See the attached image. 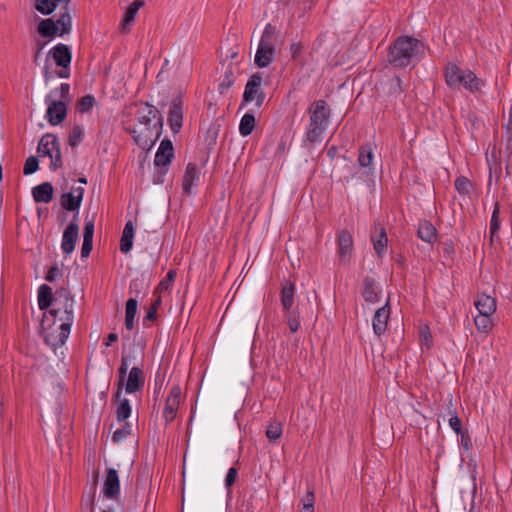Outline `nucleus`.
<instances>
[{"mask_svg": "<svg viewBox=\"0 0 512 512\" xmlns=\"http://www.w3.org/2000/svg\"><path fill=\"white\" fill-rule=\"evenodd\" d=\"M95 104V97L93 95H85L80 98L76 104L77 111L81 113L89 112Z\"/></svg>", "mask_w": 512, "mask_h": 512, "instance_id": "42", "label": "nucleus"}, {"mask_svg": "<svg viewBox=\"0 0 512 512\" xmlns=\"http://www.w3.org/2000/svg\"><path fill=\"white\" fill-rule=\"evenodd\" d=\"M455 189L460 195L466 196L470 193L471 183L466 177L460 176L455 180Z\"/></svg>", "mask_w": 512, "mask_h": 512, "instance_id": "46", "label": "nucleus"}, {"mask_svg": "<svg viewBox=\"0 0 512 512\" xmlns=\"http://www.w3.org/2000/svg\"><path fill=\"white\" fill-rule=\"evenodd\" d=\"M417 236L424 242L432 244L437 238V230L430 221L423 220L419 222Z\"/></svg>", "mask_w": 512, "mask_h": 512, "instance_id": "27", "label": "nucleus"}, {"mask_svg": "<svg viewBox=\"0 0 512 512\" xmlns=\"http://www.w3.org/2000/svg\"><path fill=\"white\" fill-rule=\"evenodd\" d=\"M135 234V227L131 221L125 224L120 240V251L122 253H128L133 247V239Z\"/></svg>", "mask_w": 512, "mask_h": 512, "instance_id": "28", "label": "nucleus"}, {"mask_svg": "<svg viewBox=\"0 0 512 512\" xmlns=\"http://www.w3.org/2000/svg\"><path fill=\"white\" fill-rule=\"evenodd\" d=\"M360 293L366 302L375 304L380 300L381 288L373 277L366 276L363 279Z\"/></svg>", "mask_w": 512, "mask_h": 512, "instance_id": "16", "label": "nucleus"}, {"mask_svg": "<svg viewBox=\"0 0 512 512\" xmlns=\"http://www.w3.org/2000/svg\"><path fill=\"white\" fill-rule=\"evenodd\" d=\"M200 179V170L194 163H189L186 167L182 188L185 194H191L192 188L197 186V183Z\"/></svg>", "mask_w": 512, "mask_h": 512, "instance_id": "23", "label": "nucleus"}, {"mask_svg": "<svg viewBox=\"0 0 512 512\" xmlns=\"http://www.w3.org/2000/svg\"><path fill=\"white\" fill-rule=\"evenodd\" d=\"M501 227V220H500V204L498 202L495 203L494 209L491 216L490 221V240L491 242L494 241L495 238H498V232Z\"/></svg>", "mask_w": 512, "mask_h": 512, "instance_id": "35", "label": "nucleus"}, {"mask_svg": "<svg viewBox=\"0 0 512 512\" xmlns=\"http://www.w3.org/2000/svg\"><path fill=\"white\" fill-rule=\"evenodd\" d=\"M92 247H93V242L83 241L82 248H81V256L83 258L88 257L92 251Z\"/></svg>", "mask_w": 512, "mask_h": 512, "instance_id": "61", "label": "nucleus"}, {"mask_svg": "<svg viewBox=\"0 0 512 512\" xmlns=\"http://www.w3.org/2000/svg\"><path fill=\"white\" fill-rule=\"evenodd\" d=\"M144 359V351L142 348L137 349L135 346L128 352L123 351L121 356V363L117 370V390L115 396L119 398L122 396L124 381L127 371L130 366L142 367Z\"/></svg>", "mask_w": 512, "mask_h": 512, "instance_id": "7", "label": "nucleus"}, {"mask_svg": "<svg viewBox=\"0 0 512 512\" xmlns=\"http://www.w3.org/2000/svg\"><path fill=\"white\" fill-rule=\"evenodd\" d=\"M74 296L67 288H60L55 292L54 305L49 313L58 319L60 324L72 326L74 322Z\"/></svg>", "mask_w": 512, "mask_h": 512, "instance_id": "5", "label": "nucleus"}, {"mask_svg": "<svg viewBox=\"0 0 512 512\" xmlns=\"http://www.w3.org/2000/svg\"><path fill=\"white\" fill-rule=\"evenodd\" d=\"M70 100V85L68 83H62L59 88L51 90L46 95V118L51 125L56 126L66 118L67 104Z\"/></svg>", "mask_w": 512, "mask_h": 512, "instance_id": "4", "label": "nucleus"}, {"mask_svg": "<svg viewBox=\"0 0 512 512\" xmlns=\"http://www.w3.org/2000/svg\"><path fill=\"white\" fill-rule=\"evenodd\" d=\"M391 91L395 94H401L404 91L402 87V81L399 77H395L391 80L390 85Z\"/></svg>", "mask_w": 512, "mask_h": 512, "instance_id": "56", "label": "nucleus"}, {"mask_svg": "<svg viewBox=\"0 0 512 512\" xmlns=\"http://www.w3.org/2000/svg\"><path fill=\"white\" fill-rule=\"evenodd\" d=\"M282 432V423L279 421H273L267 427L266 436L268 439L275 441L281 437Z\"/></svg>", "mask_w": 512, "mask_h": 512, "instance_id": "41", "label": "nucleus"}, {"mask_svg": "<svg viewBox=\"0 0 512 512\" xmlns=\"http://www.w3.org/2000/svg\"><path fill=\"white\" fill-rule=\"evenodd\" d=\"M449 426L456 434H460L461 432H463L461 420L455 414L450 417Z\"/></svg>", "mask_w": 512, "mask_h": 512, "instance_id": "54", "label": "nucleus"}, {"mask_svg": "<svg viewBox=\"0 0 512 512\" xmlns=\"http://www.w3.org/2000/svg\"><path fill=\"white\" fill-rule=\"evenodd\" d=\"M38 165H39V161H38L37 157H35V156L28 157L24 164L23 173L25 175H31V174L35 173L38 170Z\"/></svg>", "mask_w": 512, "mask_h": 512, "instance_id": "49", "label": "nucleus"}, {"mask_svg": "<svg viewBox=\"0 0 512 512\" xmlns=\"http://www.w3.org/2000/svg\"><path fill=\"white\" fill-rule=\"evenodd\" d=\"M70 329L71 327L68 324H60L57 331L47 333L45 342L53 348L64 345L69 337Z\"/></svg>", "mask_w": 512, "mask_h": 512, "instance_id": "22", "label": "nucleus"}, {"mask_svg": "<svg viewBox=\"0 0 512 512\" xmlns=\"http://www.w3.org/2000/svg\"><path fill=\"white\" fill-rule=\"evenodd\" d=\"M234 81H235V78H234L233 72L231 69H228L225 72V75L218 86L219 93L225 94L231 88V86L234 84Z\"/></svg>", "mask_w": 512, "mask_h": 512, "instance_id": "45", "label": "nucleus"}, {"mask_svg": "<svg viewBox=\"0 0 512 512\" xmlns=\"http://www.w3.org/2000/svg\"><path fill=\"white\" fill-rule=\"evenodd\" d=\"M81 202L80 196H75V194L71 192L63 193L60 200L62 208L71 212L78 210L81 206Z\"/></svg>", "mask_w": 512, "mask_h": 512, "instance_id": "34", "label": "nucleus"}, {"mask_svg": "<svg viewBox=\"0 0 512 512\" xmlns=\"http://www.w3.org/2000/svg\"><path fill=\"white\" fill-rule=\"evenodd\" d=\"M55 294L52 293L50 286L42 284L38 289V306L41 310H46L54 305Z\"/></svg>", "mask_w": 512, "mask_h": 512, "instance_id": "29", "label": "nucleus"}, {"mask_svg": "<svg viewBox=\"0 0 512 512\" xmlns=\"http://www.w3.org/2000/svg\"><path fill=\"white\" fill-rule=\"evenodd\" d=\"M83 136H84L83 129L79 125H75L69 134V138H68L69 145L71 147L78 146L82 142Z\"/></svg>", "mask_w": 512, "mask_h": 512, "instance_id": "44", "label": "nucleus"}, {"mask_svg": "<svg viewBox=\"0 0 512 512\" xmlns=\"http://www.w3.org/2000/svg\"><path fill=\"white\" fill-rule=\"evenodd\" d=\"M283 40L276 26L268 23L262 33L255 54L254 63L258 68L268 67L275 59L277 47H281Z\"/></svg>", "mask_w": 512, "mask_h": 512, "instance_id": "3", "label": "nucleus"}, {"mask_svg": "<svg viewBox=\"0 0 512 512\" xmlns=\"http://www.w3.org/2000/svg\"><path fill=\"white\" fill-rule=\"evenodd\" d=\"M37 152L42 157L48 156L50 158V169L52 171H56L62 166L60 143L55 135L50 133L43 135L39 141Z\"/></svg>", "mask_w": 512, "mask_h": 512, "instance_id": "8", "label": "nucleus"}, {"mask_svg": "<svg viewBox=\"0 0 512 512\" xmlns=\"http://www.w3.org/2000/svg\"><path fill=\"white\" fill-rule=\"evenodd\" d=\"M64 12L59 16L55 22L58 27L59 35L68 34L71 31V16L67 12V6H64Z\"/></svg>", "mask_w": 512, "mask_h": 512, "instance_id": "39", "label": "nucleus"}, {"mask_svg": "<svg viewBox=\"0 0 512 512\" xmlns=\"http://www.w3.org/2000/svg\"><path fill=\"white\" fill-rule=\"evenodd\" d=\"M136 14H137V12H135L134 9L128 7L126 12H125L124 18L122 20L123 27H125L126 25L130 24L131 22H133L134 19H135Z\"/></svg>", "mask_w": 512, "mask_h": 512, "instance_id": "57", "label": "nucleus"}, {"mask_svg": "<svg viewBox=\"0 0 512 512\" xmlns=\"http://www.w3.org/2000/svg\"><path fill=\"white\" fill-rule=\"evenodd\" d=\"M144 6V1L143 0H135L133 1L129 7L134 9L135 12H138V10Z\"/></svg>", "mask_w": 512, "mask_h": 512, "instance_id": "63", "label": "nucleus"}, {"mask_svg": "<svg viewBox=\"0 0 512 512\" xmlns=\"http://www.w3.org/2000/svg\"><path fill=\"white\" fill-rule=\"evenodd\" d=\"M284 318L292 333H295L300 328V312L298 308L284 311Z\"/></svg>", "mask_w": 512, "mask_h": 512, "instance_id": "36", "label": "nucleus"}, {"mask_svg": "<svg viewBox=\"0 0 512 512\" xmlns=\"http://www.w3.org/2000/svg\"><path fill=\"white\" fill-rule=\"evenodd\" d=\"M309 124L306 128V141L315 144L322 141L323 134L326 131L331 109L325 100L319 99L312 102L308 108Z\"/></svg>", "mask_w": 512, "mask_h": 512, "instance_id": "2", "label": "nucleus"}, {"mask_svg": "<svg viewBox=\"0 0 512 512\" xmlns=\"http://www.w3.org/2000/svg\"><path fill=\"white\" fill-rule=\"evenodd\" d=\"M138 301L135 298H129L125 307V326L128 330L134 328V319L137 313Z\"/></svg>", "mask_w": 512, "mask_h": 512, "instance_id": "33", "label": "nucleus"}, {"mask_svg": "<svg viewBox=\"0 0 512 512\" xmlns=\"http://www.w3.org/2000/svg\"><path fill=\"white\" fill-rule=\"evenodd\" d=\"M263 73L256 72L248 79L242 96L240 108L248 103L255 102V106L260 108L266 99V94L262 89Z\"/></svg>", "mask_w": 512, "mask_h": 512, "instance_id": "9", "label": "nucleus"}, {"mask_svg": "<svg viewBox=\"0 0 512 512\" xmlns=\"http://www.w3.org/2000/svg\"><path fill=\"white\" fill-rule=\"evenodd\" d=\"M175 277H176V272L173 271V270H170L167 273L166 277L164 279H162L160 281V283L158 284L157 290H159V291H166V290H168L172 286V284H173V282L175 280Z\"/></svg>", "mask_w": 512, "mask_h": 512, "instance_id": "50", "label": "nucleus"}, {"mask_svg": "<svg viewBox=\"0 0 512 512\" xmlns=\"http://www.w3.org/2000/svg\"><path fill=\"white\" fill-rule=\"evenodd\" d=\"M37 30L42 37L53 38L55 35L59 34L58 27L51 18L41 20Z\"/></svg>", "mask_w": 512, "mask_h": 512, "instance_id": "32", "label": "nucleus"}, {"mask_svg": "<svg viewBox=\"0 0 512 512\" xmlns=\"http://www.w3.org/2000/svg\"><path fill=\"white\" fill-rule=\"evenodd\" d=\"M144 6V1L143 0H135L133 1L129 7L134 9L135 12H138V10Z\"/></svg>", "mask_w": 512, "mask_h": 512, "instance_id": "64", "label": "nucleus"}, {"mask_svg": "<svg viewBox=\"0 0 512 512\" xmlns=\"http://www.w3.org/2000/svg\"><path fill=\"white\" fill-rule=\"evenodd\" d=\"M168 124L174 133H178L183 126V100L181 97H175L171 101Z\"/></svg>", "mask_w": 512, "mask_h": 512, "instance_id": "15", "label": "nucleus"}, {"mask_svg": "<svg viewBox=\"0 0 512 512\" xmlns=\"http://www.w3.org/2000/svg\"><path fill=\"white\" fill-rule=\"evenodd\" d=\"M389 317L390 306L389 301H387L385 305L376 310L372 319L373 331L377 336L382 335L386 331Z\"/></svg>", "mask_w": 512, "mask_h": 512, "instance_id": "18", "label": "nucleus"}, {"mask_svg": "<svg viewBox=\"0 0 512 512\" xmlns=\"http://www.w3.org/2000/svg\"><path fill=\"white\" fill-rule=\"evenodd\" d=\"M491 317L492 316H483L482 314L478 313V315L474 318V323L477 330L483 333L489 332L494 325Z\"/></svg>", "mask_w": 512, "mask_h": 512, "instance_id": "40", "label": "nucleus"}, {"mask_svg": "<svg viewBox=\"0 0 512 512\" xmlns=\"http://www.w3.org/2000/svg\"><path fill=\"white\" fill-rule=\"evenodd\" d=\"M238 475V471L235 467L229 468L226 478H225V486L226 488L230 489L232 485L235 483L236 478Z\"/></svg>", "mask_w": 512, "mask_h": 512, "instance_id": "53", "label": "nucleus"}, {"mask_svg": "<svg viewBox=\"0 0 512 512\" xmlns=\"http://www.w3.org/2000/svg\"><path fill=\"white\" fill-rule=\"evenodd\" d=\"M163 128V118L159 117L158 121L153 124V127H144L143 131H131L134 142L142 149H147L153 146L155 141L160 137Z\"/></svg>", "mask_w": 512, "mask_h": 512, "instance_id": "11", "label": "nucleus"}, {"mask_svg": "<svg viewBox=\"0 0 512 512\" xmlns=\"http://www.w3.org/2000/svg\"><path fill=\"white\" fill-rule=\"evenodd\" d=\"M115 398L119 401L116 409V417L119 422L125 421L131 415V405L127 398Z\"/></svg>", "mask_w": 512, "mask_h": 512, "instance_id": "38", "label": "nucleus"}, {"mask_svg": "<svg viewBox=\"0 0 512 512\" xmlns=\"http://www.w3.org/2000/svg\"><path fill=\"white\" fill-rule=\"evenodd\" d=\"M173 156L174 149L172 142L168 139L162 140L154 158V165L159 168L158 175L154 178L155 183H163L164 176L168 171L167 166L170 164Z\"/></svg>", "mask_w": 512, "mask_h": 512, "instance_id": "10", "label": "nucleus"}, {"mask_svg": "<svg viewBox=\"0 0 512 512\" xmlns=\"http://www.w3.org/2000/svg\"><path fill=\"white\" fill-rule=\"evenodd\" d=\"M131 433V426L129 423H125L122 428L117 429L112 436L114 442H120L125 439Z\"/></svg>", "mask_w": 512, "mask_h": 512, "instance_id": "52", "label": "nucleus"}, {"mask_svg": "<svg viewBox=\"0 0 512 512\" xmlns=\"http://www.w3.org/2000/svg\"><path fill=\"white\" fill-rule=\"evenodd\" d=\"M425 45L411 36H399L389 46L387 60L394 68L415 65L424 56Z\"/></svg>", "mask_w": 512, "mask_h": 512, "instance_id": "1", "label": "nucleus"}, {"mask_svg": "<svg viewBox=\"0 0 512 512\" xmlns=\"http://www.w3.org/2000/svg\"><path fill=\"white\" fill-rule=\"evenodd\" d=\"M32 195L37 203H49L53 198V186L50 182H44L32 189Z\"/></svg>", "mask_w": 512, "mask_h": 512, "instance_id": "26", "label": "nucleus"}, {"mask_svg": "<svg viewBox=\"0 0 512 512\" xmlns=\"http://www.w3.org/2000/svg\"><path fill=\"white\" fill-rule=\"evenodd\" d=\"M120 493V481L114 468H108L103 484V494L108 499H117Z\"/></svg>", "mask_w": 512, "mask_h": 512, "instance_id": "17", "label": "nucleus"}, {"mask_svg": "<svg viewBox=\"0 0 512 512\" xmlns=\"http://www.w3.org/2000/svg\"><path fill=\"white\" fill-rule=\"evenodd\" d=\"M460 443L465 450H469L472 447V441L468 431H463L460 434Z\"/></svg>", "mask_w": 512, "mask_h": 512, "instance_id": "55", "label": "nucleus"}, {"mask_svg": "<svg viewBox=\"0 0 512 512\" xmlns=\"http://www.w3.org/2000/svg\"><path fill=\"white\" fill-rule=\"evenodd\" d=\"M255 128V117L252 113H246L240 120L239 133L246 137L252 133Z\"/></svg>", "mask_w": 512, "mask_h": 512, "instance_id": "37", "label": "nucleus"}, {"mask_svg": "<svg viewBox=\"0 0 512 512\" xmlns=\"http://www.w3.org/2000/svg\"><path fill=\"white\" fill-rule=\"evenodd\" d=\"M60 273V270L58 269V267L55 265L53 267H51L45 277V279L48 281V282H53L55 281L57 275Z\"/></svg>", "mask_w": 512, "mask_h": 512, "instance_id": "60", "label": "nucleus"}, {"mask_svg": "<svg viewBox=\"0 0 512 512\" xmlns=\"http://www.w3.org/2000/svg\"><path fill=\"white\" fill-rule=\"evenodd\" d=\"M314 501V493L312 491H308L302 498L303 507L314 508Z\"/></svg>", "mask_w": 512, "mask_h": 512, "instance_id": "58", "label": "nucleus"}, {"mask_svg": "<svg viewBox=\"0 0 512 512\" xmlns=\"http://www.w3.org/2000/svg\"><path fill=\"white\" fill-rule=\"evenodd\" d=\"M445 79L446 83L452 88L463 86L470 92H475L480 89L478 77L471 71L461 70L455 64H449L446 67Z\"/></svg>", "mask_w": 512, "mask_h": 512, "instance_id": "6", "label": "nucleus"}, {"mask_svg": "<svg viewBox=\"0 0 512 512\" xmlns=\"http://www.w3.org/2000/svg\"><path fill=\"white\" fill-rule=\"evenodd\" d=\"M295 284L293 282H286L281 289V304L283 311L291 310L294 304Z\"/></svg>", "mask_w": 512, "mask_h": 512, "instance_id": "30", "label": "nucleus"}, {"mask_svg": "<svg viewBox=\"0 0 512 512\" xmlns=\"http://www.w3.org/2000/svg\"><path fill=\"white\" fill-rule=\"evenodd\" d=\"M443 252L445 256L452 258L453 254L455 253V247L452 240H447L446 242H444Z\"/></svg>", "mask_w": 512, "mask_h": 512, "instance_id": "59", "label": "nucleus"}, {"mask_svg": "<svg viewBox=\"0 0 512 512\" xmlns=\"http://www.w3.org/2000/svg\"><path fill=\"white\" fill-rule=\"evenodd\" d=\"M338 253L342 261L350 256L353 249V237L347 230H341L337 237Z\"/></svg>", "mask_w": 512, "mask_h": 512, "instance_id": "25", "label": "nucleus"}, {"mask_svg": "<svg viewBox=\"0 0 512 512\" xmlns=\"http://www.w3.org/2000/svg\"><path fill=\"white\" fill-rule=\"evenodd\" d=\"M49 55L52 56L57 66L63 68V70L58 73V76L60 78H68L70 75L68 69L72 60L70 47L66 44L58 43L49 51Z\"/></svg>", "mask_w": 512, "mask_h": 512, "instance_id": "12", "label": "nucleus"}, {"mask_svg": "<svg viewBox=\"0 0 512 512\" xmlns=\"http://www.w3.org/2000/svg\"><path fill=\"white\" fill-rule=\"evenodd\" d=\"M371 240L377 256L382 257L386 252L388 237L385 228L380 223L374 225Z\"/></svg>", "mask_w": 512, "mask_h": 512, "instance_id": "21", "label": "nucleus"}, {"mask_svg": "<svg viewBox=\"0 0 512 512\" xmlns=\"http://www.w3.org/2000/svg\"><path fill=\"white\" fill-rule=\"evenodd\" d=\"M145 385V375L143 368L132 366L124 381L123 389L126 393L133 394L143 389Z\"/></svg>", "mask_w": 512, "mask_h": 512, "instance_id": "13", "label": "nucleus"}, {"mask_svg": "<svg viewBox=\"0 0 512 512\" xmlns=\"http://www.w3.org/2000/svg\"><path fill=\"white\" fill-rule=\"evenodd\" d=\"M159 117H162L159 110L148 103L141 104L137 110L138 122L145 127H153V125H151L152 120L156 118L158 120Z\"/></svg>", "mask_w": 512, "mask_h": 512, "instance_id": "24", "label": "nucleus"}, {"mask_svg": "<svg viewBox=\"0 0 512 512\" xmlns=\"http://www.w3.org/2000/svg\"><path fill=\"white\" fill-rule=\"evenodd\" d=\"M57 3L56 0H38L36 9L44 15H49L56 9Z\"/></svg>", "mask_w": 512, "mask_h": 512, "instance_id": "43", "label": "nucleus"}, {"mask_svg": "<svg viewBox=\"0 0 512 512\" xmlns=\"http://www.w3.org/2000/svg\"><path fill=\"white\" fill-rule=\"evenodd\" d=\"M290 52L293 59H296L299 53L301 52V45L300 43H292L290 45Z\"/></svg>", "mask_w": 512, "mask_h": 512, "instance_id": "62", "label": "nucleus"}, {"mask_svg": "<svg viewBox=\"0 0 512 512\" xmlns=\"http://www.w3.org/2000/svg\"><path fill=\"white\" fill-rule=\"evenodd\" d=\"M503 128L506 131L507 147L512 148V106L509 109L508 119L503 124Z\"/></svg>", "mask_w": 512, "mask_h": 512, "instance_id": "51", "label": "nucleus"}, {"mask_svg": "<svg viewBox=\"0 0 512 512\" xmlns=\"http://www.w3.org/2000/svg\"><path fill=\"white\" fill-rule=\"evenodd\" d=\"M474 306L483 316H492L497 310V301L494 297L481 293L477 295Z\"/></svg>", "mask_w": 512, "mask_h": 512, "instance_id": "20", "label": "nucleus"}, {"mask_svg": "<svg viewBox=\"0 0 512 512\" xmlns=\"http://www.w3.org/2000/svg\"><path fill=\"white\" fill-rule=\"evenodd\" d=\"M79 227L78 224L72 221L64 230L62 236L61 248L63 253L70 254L75 249V244L78 239Z\"/></svg>", "mask_w": 512, "mask_h": 512, "instance_id": "19", "label": "nucleus"}, {"mask_svg": "<svg viewBox=\"0 0 512 512\" xmlns=\"http://www.w3.org/2000/svg\"><path fill=\"white\" fill-rule=\"evenodd\" d=\"M161 302H162V300H161L160 296H157L154 299V301L152 302L150 307L147 309V313L144 318V321L145 320L154 321L157 319V311H158L159 306L161 305Z\"/></svg>", "mask_w": 512, "mask_h": 512, "instance_id": "47", "label": "nucleus"}, {"mask_svg": "<svg viewBox=\"0 0 512 512\" xmlns=\"http://www.w3.org/2000/svg\"><path fill=\"white\" fill-rule=\"evenodd\" d=\"M94 235V218L89 219L85 218L84 231H83V241L93 242Z\"/></svg>", "mask_w": 512, "mask_h": 512, "instance_id": "48", "label": "nucleus"}, {"mask_svg": "<svg viewBox=\"0 0 512 512\" xmlns=\"http://www.w3.org/2000/svg\"><path fill=\"white\" fill-rule=\"evenodd\" d=\"M374 157V145L370 142L359 147L358 163L361 167L367 168L372 164Z\"/></svg>", "mask_w": 512, "mask_h": 512, "instance_id": "31", "label": "nucleus"}, {"mask_svg": "<svg viewBox=\"0 0 512 512\" xmlns=\"http://www.w3.org/2000/svg\"><path fill=\"white\" fill-rule=\"evenodd\" d=\"M181 400V388L176 385L171 387L163 410V418L166 423H171L177 414Z\"/></svg>", "mask_w": 512, "mask_h": 512, "instance_id": "14", "label": "nucleus"}]
</instances>
